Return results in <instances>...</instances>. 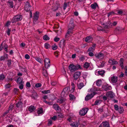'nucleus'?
<instances>
[{"instance_id":"obj_1","label":"nucleus","mask_w":127,"mask_h":127,"mask_svg":"<svg viewBox=\"0 0 127 127\" xmlns=\"http://www.w3.org/2000/svg\"><path fill=\"white\" fill-rule=\"evenodd\" d=\"M91 91L93 92L90 94H88L85 98V100L86 101L88 100H89L91 99L97 93L96 92L98 91V89L96 88H92L91 89Z\"/></svg>"},{"instance_id":"obj_2","label":"nucleus","mask_w":127,"mask_h":127,"mask_svg":"<svg viewBox=\"0 0 127 127\" xmlns=\"http://www.w3.org/2000/svg\"><path fill=\"white\" fill-rule=\"evenodd\" d=\"M74 24L73 23V21L72 20H71L68 26V30L67 32L66 33L65 37L68 36V35L72 33V30L74 28Z\"/></svg>"},{"instance_id":"obj_3","label":"nucleus","mask_w":127,"mask_h":127,"mask_svg":"<svg viewBox=\"0 0 127 127\" xmlns=\"http://www.w3.org/2000/svg\"><path fill=\"white\" fill-rule=\"evenodd\" d=\"M69 70L72 72L78 70L79 69H81V67L79 65H75L74 64H70L68 67Z\"/></svg>"},{"instance_id":"obj_4","label":"nucleus","mask_w":127,"mask_h":127,"mask_svg":"<svg viewBox=\"0 0 127 127\" xmlns=\"http://www.w3.org/2000/svg\"><path fill=\"white\" fill-rule=\"evenodd\" d=\"M44 66L45 68H48L50 66V59L48 58H45L44 60Z\"/></svg>"},{"instance_id":"obj_5","label":"nucleus","mask_w":127,"mask_h":127,"mask_svg":"<svg viewBox=\"0 0 127 127\" xmlns=\"http://www.w3.org/2000/svg\"><path fill=\"white\" fill-rule=\"evenodd\" d=\"M22 18V15H17L13 17L12 20V23H14L17 21L21 20Z\"/></svg>"},{"instance_id":"obj_6","label":"nucleus","mask_w":127,"mask_h":127,"mask_svg":"<svg viewBox=\"0 0 127 127\" xmlns=\"http://www.w3.org/2000/svg\"><path fill=\"white\" fill-rule=\"evenodd\" d=\"M111 81L113 83H115L117 81L118 78L116 76L114 75H112L110 78Z\"/></svg>"},{"instance_id":"obj_7","label":"nucleus","mask_w":127,"mask_h":127,"mask_svg":"<svg viewBox=\"0 0 127 127\" xmlns=\"http://www.w3.org/2000/svg\"><path fill=\"white\" fill-rule=\"evenodd\" d=\"M95 56L96 58L99 59H102L104 57L103 54L101 53L96 54H95Z\"/></svg>"},{"instance_id":"obj_8","label":"nucleus","mask_w":127,"mask_h":127,"mask_svg":"<svg viewBox=\"0 0 127 127\" xmlns=\"http://www.w3.org/2000/svg\"><path fill=\"white\" fill-rule=\"evenodd\" d=\"M95 74L96 75H100L102 76H104L105 71L104 70L98 71L96 70L95 71Z\"/></svg>"},{"instance_id":"obj_9","label":"nucleus","mask_w":127,"mask_h":127,"mask_svg":"<svg viewBox=\"0 0 127 127\" xmlns=\"http://www.w3.org/2000/svg\"><path fill=\"white\" fill-rule=\"evenodd\" d=\"M88 110V109L87 108L82 109L80 110L79 114L81 115H84L87 113Z\"/></svg>"},{"instance_id":"obj_10","label":"nucleus","mask_w":127,"mask_h":127,"mask_svg":"<svg viewBox=\"0 0 127 127\" xmlns=\"http://www.w3.org/2000/svg\"><path fill=\"white\" fill-rule=\"evenodd\" d=\"M81 72L79 71H77L75 72L73 76V77L75 80H77L78 78L80 77L81 74Z\"/></svg>"},{"instance_id":"obj_11","label":"nucleus","mask_w":127,"mask_h":127,"mask_svg":"<svg viewBox=\"0 0 127 127\" xmlns=\"http://www.w3.org/2000/svg\"><path fill=\"white\" fill-rule=\"evenodd\" d=\"M23 105V104L21 102H18L16 104L17 109H18L20 111L21 110Z\"/></svg>"},{"instance_id":"obj_12","label":"nucleus","mask_w":127,"mask_h":127,"mask_svg":"<svg viewBox=\"0 0 127 127\" xmlns=\"http://www.w3.org/2000/svg\"><path fill=\"white\" fill-rule=\"evenodd\" d=\"M80 125L79 121H75L70 124V126L73 127H78Z\"/></svg>"},{"instance_id":"obj_13","label":"nucleus","mask_w":127,"mask_h":127,"mask_svg":"<svg viewBox=\"0 0 127 127\" xmlns=\"http://www.w3.org/2000/svg\"><path fill=\"white\" fill-rule=\"evenodd\" d=\"M91 8L94 10L98 9L99 7L97 3L95 2L91 4Z\"/></svg>"},{"instance_id":"obj_14","label":"nucleus","mask_w":127,"mask_h":127,"mask_svg":"<svg viewBox=\"0 0 127 127\" xmlns=\"http://www.w3.org/2000/svg\"><path fill=\"white\" fill-rule=\"evenodd\" d=\"M109 62L111 65L116 64H118V62L113 59H110L109 61Z\"/></svg>"},{"instance_id":"obj_15","label":"nucleus","mask_w":127,"mask_h":127,"mask_svg":"<svg viewBox=\"0 0 127 127\" xmlns=\"http://www.w3.org/2000/svg\"><path fill=\"white\" fill-rule=\"evenodd\" d=\"M106 95L108 97L112 98L114 97V94L113 93L111 92H109L106 93Z\"/></svg>"},{"instance_id":"obj_16","label":"nucleus","mask_w":127,"mask_h":127,"mask_svg":"<svg viewBox=\"0 0 127 127\" xmlns=\"http://www.w3.org/2000/svg\"><path fill=\"white\" fill-rule=\"evenodd\" d=\"M38 15L39 13L38 12H36L34 14L33 22H35L38 19Z\"/></svg>"},{"instance_id":"obj_17","label":"nucleus","mask_w":127,"mask_h":127,"mask_svg":"<svg viewBox=\"0 0 127 127\" xmlns=\"http://www.w3.org/2000/svg\"><path fill=\"white\" fill-rule=\"evenodd\" d=\"M59 3L58 2H56V4L53 6V10L54 11L56 10L59 8Z\"/></svg>"},{"instance_id":"obj_18","label":"nucleus","mask_w":127,"mask_h":127,"mask_svg":"<svg viewBox=\"0 0 127 127\" xmlns=\"http://www.w3.org/2000/svg\"><path fill=\"white\" fill-rule=\"evenodd\" d=\"M28 109L29 111L31 112L34 111L35 109V108L33 106L31 105L28 107Z\"/></svg>"},{"instance_id":"obj_19","label":"nucleus","mask_w":127,"mask_h":127,"mask_svg":"<svg viewBox=\"0 0 127 127\" xmlns=\"http://www.w3.org/2000/svg\"><path fill=\"white\" fill-rule=\"evenodd\" d=\"M93 38L91 36H88L86 37L85 40L86 41L89 42H91L93 40Z\"/></svg>"},{"instance_id":"obj_20","label":"nucleus","mask_w":127,"mask_h":127,"mask_svg":"<svg viewBox=\"0 0 127 127\" xmlns=\"http://www.w3.org/2000/svg\"><path fill=\"white\" fill-rule=\"evenodd\" d=\"M96 85L98 86H100L102 84V82L101 79L97 80L96 82Z\"/></svg>"},{"instance_id":"obj_21","label":"nucleus","mask_w":127,"mask_h":127,"mask_svg":"<svg viewBox=\"0 0 127 127\" xmlns=\"http://www.w3.org/2000/svg\"><path fill=\"white\" fill-rule=\"evenodd\" d=\"M103 127H109V123L107 122H103L102 123Z\"/></svg>"},{"instance_id":"obj_22","label":"nucleus","mask_w":127,"mask_h":127,"mask_svg":"<svg viewBox=\"0 0 127 127\" xmlns=\"http://www.w3.org/2000/svg\"><path fill=\"white\" fill-rule=\"evenodd\" d=\"M8 5L11 8H13V2L12 0H9L8 1Z\"/></svg>"},{"instance_id":"obj_23","label":"nucleus","mask_w":127,"mask_h":127,"mask_svg":"<svg viewBox=\"0 0 127 127\" xmlns=\"http://www.w3.org/2000/svg\"><path fill=\"white\" fill-rule=\"evenodd\" d=\"M53 107L56 110L59 111L60 109L59 106L57 104H54L53 106Z\"/></svg>"},{"instance_id":"obj_24","label":"nucleus","mask_w":127,"mask_h":127,"mask_svg":"<svg viewBox=\"0 0 127 127\" xmlns=\"http://www.w3.org/2000/svg\"><path fill=\"white\" fill-rule=\"evenodd\" d=\"M37 113L39 114H43V111L42 108H38L37 111Z\"/></svg>"},{"instance_id":"obj_25","label":"nucleus","mask_w":127,"mask_h":127,"mask_svg":"<svg viewBox=\"0 0 127 127\" xmlns=\"http://www.w3.org/2000/svg\"><path fill=\"white\" fill-rule=\"evenodd\" d=\"M103 88L105 91H107L110 90L111 88V87L110 86L108 87L107 86H103Z\"/></svg>"},{"instance_id":"obj_26","label":"nucleus","mask_w":127,"mask_h":127,"mask_svg":"<svg viewBox=\"0 0 127 127\" xmlns=\"http://www.w3.org/2000/svg\"><path fill=\"white\" fill-rule=\"evenodd\" d=\"M124 59L122 58H121L120 60V65L121 67L122 68H124L123 64Z\"/></svg>"},{"instance_id":"obj_27","label":"nucleus","mask_w":127,"mask_h":127,"mask_svg":"<svg viewBox=\"0 0 127 127\" xmlns=\"http://www.w3.org/2000/svg\"><path fill=\"white\" fill-rule=\"evenodd\" d=\"M90 64L88 62H86L84 65V67L86 68H87L90 66Z\"/></svg>"},{"instance_id":"obj_28","label":"nucleus","mask_w":127,"mask_h":127,"mask_svg":"<svg viewBox=\"0 0 127 127\" xmlns=\"http://www.w3.org/2000/svg\"><path fill=\"white\" fill-rule=\"evenodd\" d=\"M44 46L45 48L47 49H49L51 47V46L48 43H45Z\"/></svg>"},{"instance_id":"obj_29","label":"nucleus","mask_w":127,"mask_h":127,"mask_svg":"<svg viewBox=\"0 0 127 127\" xmlns=\"http://www.w3.org/2000/svg\"><path fill=\"white\" fill-rule=\"evenodd\" d=\"M7 57L6 54L4 55L3 56H1L0 57V61L4 60L6 58V57Z\"/></svg>"},{"instance_id":"obj_30","label":"nucleus","mask_w":127,"mask_h":127,"mask_svg":"<svg viewBox=\"0 0 127 127\" xmlns=\"http://www.w3.org/2000/svg\"><path fill=\"white\" fill-rule=\"evenodd\" d=\"M118 111L120 113H122L124 111V110L122 107H120L118 109Z\"/></svg>"},{"instance_id":"obj_31","label":"nucleus","mask_w":127,"mask_h":127,"mask_svg":"<svg viewBox=\"0 0 127 127\" xmlns=\"http://www.w3.org/2000/svg\"><path fill=\"white\" fill-rule=\"evenodd\" d=\"M22 79L21 77H19V78L17 79V82L19 84H21L22 82Z\"/></svg>"},{"instance_id":"obj_32","label":"nucleus","mask_w":127,"mask_h":127,"mask_svg":"<svg viewBox=\"0 0 127 127\" xmlns=\"http://www.w3.org/2000/svg\"><path fill=\"white\" fill-rule=\"evenodd\" d=\"M84 86V85L83 83H80L78 85V87L79 89H81Z\"/></svg>"},{"instance_id":"obj_33","label":"nucleus","mask_w":127,"mask_h":127,"mask_svg":"<svg viewBox=\"0 0 127 127\" xmlns=\"http://www.w3.org/2000/svg\"><path fill=\"white\" fill-rule=\"evenodd\" d=\"M43 74L45 76H47V73L46 70L45 69H43Z\"/></svg>"},{"instance_id":"obj_34","label":"nucleus","mask_w":127,"mask_h":127,"mask_svg":"<svg viewBox=\"0 0 127 127\" xmlns=\"http://www.w3.org/2000/svg\"><path fill=\"white\" fill-rule=\"evenodd\" d=\"M5 76L3 74H2L0 75V80H3L4 78H5Z\"/></svg>"},{"instance_id":"obj_35","label":"nucleus","mask_w":127,"mask_h":127,"mask_svg":"<svg viewBox=\"0 0 127 127\" xmlns=\"http://www.w3.org/2000/svg\"><path fill=\"white\" fill-rule=\"evenodd\" d=\"M25 9H27V7L30 6V5L28 1H26L25 2Z\"/></svg>"},{"instance_id":"obj_36","label":"nucleus","mask_w":127,"mask_h":127,"mask_svg":"<svg viewBox=\"0 0 127 127\" xmlns=\"http://www.w3.org/2000/svg\"><path fill=\"white\" fill-rule=\"evenodd\" d=\"M50 91L49 90H45L42 91V93L44 94H47L50 93Z\"/></svg>"},{"instance_id":"obj_37","label":"nucleus","mask_w":127,"mask_h":127,"mask_svg":"<svg viewBox=\"0 0 127 127\" xmlns=\"http://www.w3.org/2000/svg\"><path fill=\"white\" fill-rule=\"evenodd\" d=\"M64 101V99L63 98L59 99L58 100L57 102L60 103H61Z\"/></svg>"},{"instance_id":"obj_38","label":"nucleus","mask_w":127,"mask_h":127,"mask_svg":"<svg viewBox=\"0 0 127 127\" xmlns=\"http://www.w3.org/2000/svg\"><path fill=\"white\" fill-rule=\"evenodd\" d=\"M69 97L70 100H74L75 98L74 96L72 94L70 95H69Z\"/></svg>"},{"instance_id":"obj_39","label":"nucleus","mask_w":127,"mask_h":127,"mask_svg":"<svg viewBox=\"0 0 127 127\" xmlns=\"http://www.w3.org/2000/svg\"><path fill=\"white\" fill-rule=\"evenodd\" d=\"M35 60L39 63H41L42 61L40 58L38 57L35 58Z\"/></svg>"},{"instance_id":"obj_40","label":"nucleus","mask_w":127,"mask_h":127,"mask_svg":"<svg viewBox=\"0 0 127 127\" xmlns=\"http://www.w3.org/2000/svg\"><path fill=\"white\" fill-rule=\"evenodd\" d=\"M43 39L45 40H47L49 39V38L46 35H45L43 37Z\"/></svg>"},{"instance_id":"obj_41","label":"nucleus","mask_w":127,"mask_h":127,"mask_svg":"<svg viewBox=\"0 0 127 127\" xmlns=\"http://www.w3.org/2000/svg\"><path fill=\"white\" fill-rule=\"evenodd\" d=\"M41 84L40 83H38L35 84V87L36 88H38L41 87Z\"/></svg>"},{"instance_id":"obj_42","label":"nucleus","mask_w":127,"mask_h":127,"mask_svg":"<svg viewBox=\"0 0 127 127\" xmlns=\"http://www.w3.org/2000/svg\"><path fill=\"white\" fill-rule=\"evenodd\" d=\"M13 105H12V104H11L10 105V106H9V107L8 110L9 111H11L12 110V109L13 108Z\"/></svg>"},{"instance_id":"obj_43","label":"nucleus","mask_w":127,"mask_h":127,"mask_svg":"<svg viewBox=\"0 0 127 127\" xmlns=\"http://www.w3.org/2000/svg\"><path fill=\"white\" fill-rule=\"evenodd\" d=\"M73 119V117H69L67 119V120L70 122H72V120Z\"/></svg>"},{"instance_id":"obj_44","label":"nucleus","mask_w":127,"mask_h":127,"mask_svg":"<svg viewBox=\"0 0 127 127\" xmlns=\"http://www.w3.org/2000/svg\"><path fill=\"white\" fill-rule=\"evenodd\" d=\"M52 120L50 119L48 120V125L49 126H50L52 124Z\"/></svg>"},{"instance_id":"obj_45","label":"nucleus","mask_w":127,"mask_h":127,"mask_svg":"<svg viewBox=\"0 0 127 127\" xmlns=\"http://www.w3.org/2000/svg\"><path fill=\"white\" fill-rule=\"evenodd\" d=\"M121 30L120 28L119 27H117L115 30V31L117 33H119L118 32Z\"/></svg>"},{"instance_id":"obj_46","label":"nucleus","mask_w":127,"mask_h":127,"mask_svg":"<svg viewBox=\"0 0 127 127\" xmlns=\"http://www.w3.org/2000/svg\"><path fill=\"white\" fill-rule=\"evenodd\" d=\"M67 95V94H66L63 91H62L61 93V95L63 97Z\"/></svg>"},{"instance_id":"obj_47","label":"nucleus","mask_w":127,"mask_h":127,"mask_svg":"<svg viewBox=\"0 0 127 127\" xmlns=\"http://www.w3.org/2000/svg\"><path fill=\"white\" fill-rule=\"evenodd\" d=\"M60 38L57 37H55L54 39V41L56 42H57L60 40Z\"/></svg>"},{"instance_id":"obj_48","label":"nucleus","mask_w":127,"mask_h":127,"mask_svg":"<svg viewBox=\"0 0 127 127\" xmlns=\"http://www.w3.org/2000/svg\"><path fill=\"white\" fill-rule=\"evenodd\" d=\"M94 48L92 47H91L88 50L89 51H93L94 50Z\"/></svg>"},{"instance_id":"obj_49","label":"nucleus","mask_w":127,"mask_h":127,"mask_svg":"<svg viewBox=\"0 0 127 127\" xmlns=\"http://www.w3.org/2000/svg\"><path fill=\"white\" fill-rule=\"evenodd\" d=\"M25 58L27 60H28L30 58V56L28 54H26L25 56Z\"/></svg>"},{"instance_id":"obj_50","label":"nucleus","mask_w":127,"mask_h":127,"mask_svg":"<svg viewBox=\"0 0 127 127\" xmlns=\"http://www.w3.org/2000/svg\"><path fill=\"white\" fill-rule=\"evenodd\" d=\"M10 86V84L9 83H8L5 85V87L6 88H9Z\"/></svg>"},{"instance_id":"obj_51","label":"nucleus","mask_w":127,"mask_h":127,"mask_svg":"<svg viewBox=\"0 0 127 127\" xmlns=\"http://www.w3.org/2000/svg\"><path fill=\"white\" fill-rule=\"evenodd\" d=\"M57 46L56 45H53L52 46V49L54 50H56L57 48Z\"/></svg>"},{"instance_id":"obj_52","label":"nucleus","mask_w":127,"mask_h":127,"mask_svg":"<svg viewBox=\"0 0 127 127\" xmlns=\"http://www.w3.org/2000/svg\"><path fill=\"white\" fill-rule=\"evenodd\" d=\"M114 108L116 110H118L119 108L118 105L117 104H115L114 106Z\"/></svg>"},{"instance_id":"obj_53","label":"nucleus","mask_w":127,"mask_h":127,"mask_svg":"<svg viewBox=\"0 0 127 127\" xmlns=\"http://www.w3.org/2000/svg\"><path fill=\"white\" fill-rule=\"evenodd\" d=\"M51 84L52 85H55L56 84V82L53 81H52L51 82Z\"/></svg>"},{"instance_id":"obj_54","label":"nucleus","mask_w":127,"mask_h":127,"mask_svg":"<svg viewBox=\"0 0 127 127\" xmlns=\"http://www.w3.org/2000/svg\"><path fill=\"white\" fill-rule=\"evenodd\" d=\"M10 31L11 30L9 28H8V30L6 32V33L8 35H9L10 34Z\"/></svg>"},{"instance_id":"obj_55","label":"nucleus","mask_w":127,"mask_h":127,"mask_svg":"<svg viewBox=\"0 0 127 127\" xmlns=\"http://www.w3.org/2000/svg\"><path fill=\"white\" fill-rule=\"evenodd\" d=\"M27 87H31V85L30 83L29 82H27L26 84Z\"/></svg>"},{"instance_id":"obj_56","label":"nucleus","mask_w":127,"mask_h":127,"mask_svg":"<svg viewBox=\"0 0 127 127\" xmlns=\"http://www.w3.org/2000/svg\"><path fill=\"white\" fill-rule=\"evenodd\" d=\"M64 90L68 92L69 90V88L68 87H66L64 89Z\"/></svg>"},{"instance_id":"obj_57","label":"nucleus","mask_w":127,"mask_h":127,"mask_svg":"<svg viewBox=\"0 0 127 127\" xmlns=\"http://www.w3.org/2000/svg\"><path fill=\"white\" fill-rule=\"evenodd\" d=\"M57 117L56 116H54L52 118V120L55 121L57 119Z\"/></svg>"},{"instance_id":"obj_58","label":"nucleus","mask_w":127,"mask_h":127,"mask_svg":"<svg viewBox=\"0 0 127 127\" xmlns=\"http://www.w3.org/2000/svg\"><path fill=\"white\" fill-rule=\"evenodd\" d=\"M10 21H8L6 23L5 26L7 27H8L10 25Z\"/></svg>"},{"instance_id":"obj_59","label":"nucleus","mask_w":127,"mask_h":127,"mask_svg":"<svg viewBox=\"0 0 127 127\" xmlns=\"http://www.w3.org/2000/svg\"><path fill=\"white\" fill-rule=\"evenodd\" d=\"M89 55L90 56L92 57L94 55L93 53L91 52H90L89 53Z\"/></svg>"},{"instance_id":"obj_60","label":"nucleus","mask_w":127,"mask_h":127,"mask_svg":"<svg viewBox=\"0 0 127 127\" xmlns=\"http://www.w3.org/2000/svg\"><path fill=\"white\" fill-rule=\"evenodd\" d=\"M98 111L99 112L101 113L103 111V109L102 108H100L98 109Z\"/></svg>"},{"instance_id":"obj_61","label":"nucleus","mask_w":127,"mask_h":127,"mask_svg":"<svg viewBox=\"0 0 127 127\" xmlns=\"http://www.w3.org/2000/svg\"><path fill=\"white\" fill-rule=\"evenodd\" d=\"M44 102L48 104H51V102H47L46 100V99H44L43 100Z\"/></svg>"},{"instance_id":"obj_62","label":"nucleus","mask_w":127,"mask_h":127,"mask_svg":"<svg viewBox=\"0 0 127 127\" xmlns=\"http://www.w3.org/2000/svg\"><path fill=\"white\" fill-rule=\"evenodd\" d=\"M31 7V6H27V9H25V10L27 11H28L30 10V7Z\"/></svg>"},{"instance_id":"obj_63","label":"nucleus","mask_w":127,"mask_h":127,"mask_svg":"<svg viewBox=\"0 0 127 127\" xmlns=\"http://www.w3.org/2000/svg\"><path fill=\"white\" fill-rule=\"evenodd\" d=\"M7 45H5L4 46V49L7 52H8L7 51Z\"/></svg>"},{"instance_id":"obj_64","label":"nucleus","mask_w":127,"mask_h":127,"mask_svg":"<svg viewBox=\"0 0 127 127\" xmlns=\"http://www.w3.org/2000/svg\"><path fill=\"white\" fill-rule=\"evenodd\" d=\"M23 88V84H21L19 86V88L20 89H22Z\"/></svg>"}]
</instances>
